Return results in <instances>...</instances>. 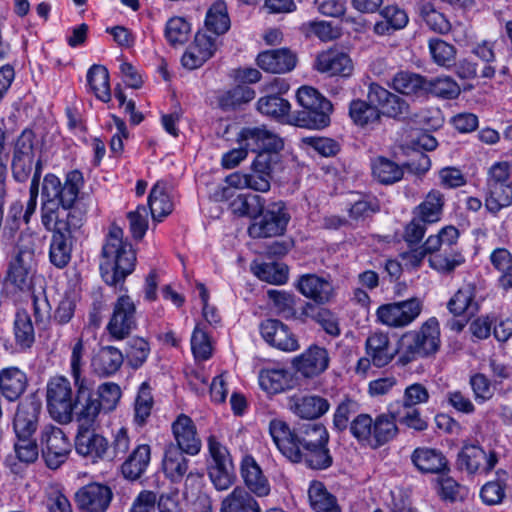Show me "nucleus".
Listing matches in <instances>:
<instances>
[{"label":"nucleus","instance_id":"1","mask_svg":"<svg viewBox=\"0 0 512 512\" xmlns=\"http://www.w3.org/2000/svg\"><path fill=\"white\" fill-rule=\"evenodd\" d=\"M83 185L79 170L68 172L63 183L51 173L42 182L41 223L52 233L49 258L57 268H64L70 262L73 234L84 224L85 211L77 204Z\"/></svg>","mask_w":512,"mask_h":512},{"label":"nucleus","instance_id":"2","mask_svg":"<svg viewBox=\"0 0 512 512\" xmlns=\"http://www.w3.org/2000/svg\"><path fill=\"white\" fill-rule=\"evenodd\" d=\"M101 255L100 271L104 282L110 286H122L136 265V253L132 245L123 240L122 228L115 224L110 226Z\"/></svg>","mask_w":512,"mask_h":512},{"label":"nucleus","instance_id":"3","mask_svg":"<svg viewBox=\"0 0 512 512\" xmlns=\"http://www.w3.org/2000/svg\"><path fill=\"white\" fill-rule=\"evenodd\" d=\"M40 238L29 230L22 231L9 262L7 280L21 290L28 289L36 273V250Z\"/></svg>","mask_w":512,"mask_h":512},{"label":"nucleus","instance_id":"4","mask_svg":"<svg viewBox=\"0 0 512 512\" xmlns=\"http://www.w3.org/2000/svg\"><path fill=\"white\" fill-rule=\"evenodd\" d=\"M298 103L305 111L298 113L293 122L299 128L322 130L331 123L332 103L311 86H303L296 93Z\"/></svg>","mask_w":512,"mask_h":512},{"label":"nucleus","instance_id":"5","mask_svg":"<svg viewBox=\"0 0 512 512\" xmlns=\"http://www.w3.org/2000/svg\"><path fill=\"white\" fill-rule=\"evenodd\" d=\"M440 346V329L436 318H430L418 331L405 333L400 340L398 362L407 365L417 358L436 353Z\"/></svg>","mask_w":512,"mask_h":512},{"label":"nucleus","instance_id":"6","mask_svg":"<svg viewBox=\"0 0 512 512\" xmlns=\"http://www.w3.org/2000/svg\"><path fill=\"white\" fill-rule=\"evenodd\" d=\"M288 224L287 207L284 201L272 202L260 216L251 222L248 234L254 239L281 236Z\"/></svg>","mask_w":512,"mask_h":512},{"label":"nucleus","instance_id":"7","mask_svg":"<svg viewBox=\"0 0 512 512\" xmlns=\"http://www.w3.org/2000/svg\"><path fill=\"white\" fill-rule=\"evenodd\" d=\"M73 399L70 382L64 377L53 378L47 386V407L51 417L60 423L73 418Z\"/></svg>","mask_w":512,"mask_h":512},{"label":"nucleus","instance_id":"8","mask_svg":"<svg viewBox=\"0 0 512 512\" xmlns=\"http://www.w3.org/2000/svg\"><path fill=\"white\" fill-rule=\"evenodd\" d=\"M423 302L417 297L381 305L376 312L379 322L392 328L411 324L420 314Z\"/></svg>","mask_w":512,"mask_h":512},{"label":"nucleus","instance_id":"9","mask_svg":"<svg viewBox=\"0 0 512 512\" xmlns=\"http://www.w3.org/2000/svg\"><path fill=\"white\" fill-rule=\"evenodd\" d=\"M137 328L136 305L128 295L117 298L107 324V331L115 340H123Z\"/></svg>","mask_w":512,"mask_h":512},{"label":"nucleus","instance_id":"10","mask_svg":"<svg viewBox=\"0 0 512 512\" xmlns=\"http://www.w3.org/2000/svg\"><path fill=\"white\" fill-rule=\"evenodd\" d=\"M76 398L73 402V415L78 428L97 427L98 417L102 410L99 399L88 382L75 383Z\"/></svg>","mask_w":512,"mask_h":512},{"label":"nucleus","instance_id":"11","mask_svg":"<svg viewBox=\"0 0 512 512\" xmlns=\"http://www.w3.org/2000/svg\"><path fill=\"white\" fill-rule=\"evenodd\" d=\"M43 457L49 468H58L70 452V442L61 428L46 425L41 431Z\"/></svg>","mask_w":512,"mask_h":512},{"label":"nucleus","instance_id":"12","mask_svg":"<svg viewBox=\"0 0 512 512\" xmlns=\"http://www.w3.org/2000/svg\"><path fill=\"white\" fill-rule=\"evenodd\" d=\"M238 141L245 145L246 149L257 153L265 154L269 161V154L276 153L283 149L284 141L265 126L244 127L238 134Z\"/></svg>","mask_w":512,"mask_h":512},{"label":"nucleus","instance_id":"13","mask_svg":"<svg viewBox=\"0 0 512 512\" xmlns=\"http://www.w3.org/2000/svg\"><path fill=\"white\" fill-rule=\"evenodd\" d=\"M367 98L379 108L380 116L401 120L410 115V106L403 98L376 83L369 85Z\"/></svg>","mask_w":512,"mask_h":512},{"label":"nucleus","instance_id":"14","mask_svg":"<svg viewBox=\"0 0 512 512\" xmlns=\"http://www.w3.org/2000/svg\"><path fill=\"white\" fill-rule=\"evenodd\" d=\"M498 463V455L495 451H485L476 444L465 445L458 454L460 469L469 474H487Z\"/></svg>","mask_w":512,"mask_h":512},{"label":"nucleus","instance_id":"15","mask_svg":"<svg viewBox=\"0 0 512 512\" xmlns=\"http://www.w3.org/2000/svg\"><path fill=\"white\" fill-rule=\"evenodd\" d=\"M41 407V400L34 394L19 403L13 420L16 437L35 435L39 426Z\"/></svg>","mask_w":512,"mask_h":512},{"label":"nucleus","instance_id":"16","mask_svg":"<svg viewBox=\"0 0 512 512\" xmlns=\"http://www.w3.org/2000/svg\"><path fill=\"white\" fill-rule=\"evenodd\" d=\"M112 497V490L107 485L90 483L76 492L75 502L83 512H106Z\"/></svg>","mask_w":512,"mask_h":512},{"label":"nucleus","instance_id":"17","mask_svg":"<svg viewBox=\"0 0 512 512\" xmlns=\"http://www.w3.org/2000/svg\"><path fill=\"white\" fill-rule=\"evenodd\" d=\"M296 372L305 378H314L322 374L329 366L328 351L320 346L311 345L302 354L291 361Z\"/></svg>","mask_w":512,"mask_h":512},{"label":"nucleus","instance_id":"18","mask_svg":"<svg viewBox=\"0 0 512 512\" xmlns=\"http://www.w3.org/2000/svg\"><path fill=\"white\" fill-rule=\"evenodd\" d=\"M172 432L176 441L174 446L191 456L200 452L202 442L197 435L196 426L189 416L180 414L172 423Z\"/></svg>","mask_w":512,"mask_h":512},{"label":"nucleus","instance_id":"19","mask_svg":"<svg viewBox=\"0 0 512 512\" xmlns=\"http://www.w3.org/2000/svg\"><path fill=\"white\" fill-rule=\"evenodd\" d=\"M96 427L78 428L75 438V449L78 454L96 462L105 458L108 453V442L95 432Z\"/></svg>","mask_w":512,"mask_h":512},{"label":"nucleus","instance_id":"20","mask_svg":"<svg viewBox=\"0 0 512 512\" xmlns=\"http://www.w3.org/2000/svg\"><path fill=\"white\" fill-rule=\"evenodd\" d=\"M290 461L303 463L312 470H326L333 464V457L328 448V442L304 449H292L290 447Z\"/></svg>","mask_w":512,"mask_h":512},{"label":"nucleus","instance_id":"21","mask_svg":"<svg viewBox=\"0 0 512 512\" xmlns=\"http://www.w3.org/2000/svg\"><path fill=\"white\" fill-rule=\"evenodd\" d=\"M321 442H329V434L326 427L320 423H299L290 431L292 449L301 450Z\"/></svg>","mask_w":512,"mask_h":512},{"label":"nucleus","instance_id":"22","mask_svg":"<svg viewBox=\"0 0 512 512\" xmlns=\"http://www.w3.org/2000/svg\"><path fill=\"white\" fill-rule=\"evenodd\" d=\"M299 292L317 304L328 303L334 296L331 282L317 274L302 275L296 284Z\"/></svg>","mask_w":512,"mask_h":512},{"label":"nucleus","instance_id":"23","mask_svg":"<svg viewBox=\"0 0 512 512\" xmlns=\"http://www.w3.org/2000/svg\"><path fill=\"white\" fill-rule=\"evenodd\" d=\"M366 354L372 357V363L377 368L387 366L394 357L400 355V346L392 347L387 333L374 332L365 342Z\"/></svg>","mask_w":512,"mask_h":512},{"label":"nucleus","instance_id":"24","mask_svg":"<svg viewBox=\"0 0 512 512\" xmlns=\"http://www.w3.org/2000/svg\"><path fill=\"white\" fill-rule=\"evenodd\" d=\"M240 473L250 492L258 497H264L270 493L269 481L253 456L245 455L242 458Z\"/></svg>","mask_w":512,"mask_h":512},{"label":"nucleus","instance_id":"25","mask_svg":"<svg viewBox=\"0 0 512 512\" xmlns=\"http://www.w3.org/2000/svg\"><path fill=\"white\" fill-rule=\"evenodd\" d=\"M315 66L322 73L349 77L353 72V63L350 57L339 51L328 50L317 56Z\"/></svg>","mask_w":512,"mask_h":512},{"label":"nucleus","instance_id":"26","mask_svg":"<svg viewBox=\"0 0 512 512\" xmlns=\"http://www.w3.org/2000/svg\"><path fill=\"white\" fill-rule=\"evenodd\" d=\"M415 467L422 473L439 474L449 471L448 461L443 453L432 448H417L411 455Z\"/></svg>","mask_w":512,"mask_h":512},{"label":"nucleus","instance_id":"27","mask_svg":"<svg viewBox=\"0 0 512 512\" xmlns=\"http://www.w3.org/2000/svg\"><path fill=\"white\" fill-rule=\"evenodd\" d=\"M184 454L186 453L174 446V443L165 447L162 470L165 476L174 483L180 482L188 472L189 460Z\"/></svg>","mask_w":512,"mask_h":512},{"label":"nucleus","instance_id":"28","mask_svg":"<svg viewBox=\"0 0 512 512\" xmlns=\"http://www.w3.org/2000/svg\"><path fill=\"white\" fill-rule=\"evenodd\" d=\"M292 411L300 418L316 420L325 415L330 409L328 399L319 395L294 397Z\"/></svg>","mask_w":512,"mask_h":512},{"label":"nucleus","instance_id":"29","mask_svg":"<svg viewBox=\"0 0 512 512\" xmlns=\"http://www.w3.org/2000/svg\"><path fill=\"white\" fill-rule=\"evenodd\" d=\"M151 460V448L148 444L137 445L121 465L124 478L135 481L147 470Z\"/></svg>","mask_w":512,"mask_h":512},{"label":"nucleus","instance_id":"30","mask_svg":"<svg viewBox=\"0 0 512 512\" xmlns=\"http://www.w3.org/2000/svg\"><path fill=\"white\" fill-rule=\"evenodd\" d=\"M476 287L473 283L461 286L447 304L448 310L455 316L471 317L478 311L475 301Z\"/></svg>","mask_w":512,"mask_h":512},{"label":"nucleus","instance_id":"31","mask_svg":"<svg viewBox=\"0 0 512 512\" xmlns=\"http://www.w3.org/2000/svg\"><path fill=\"white\" fill-rule=\"evenodd\" d=\"M122 352L113 347H101L92 359V367L100 376H111L115 374L123 364Z\"/></svg>","mask_w":512,"mask_h":512},{"label":"nucleus","instance_id":"32","mask_svg":"<svg viewBox=\"0 0 512 512\" xmlns=\"http://www.w3.org/2000/svg\"><path fill=\"white\" fill-rule=\"evenodd\" d=\"M27 376L16 367L5 368L0 372V391L9 401L18 399L26 389Z\"/></svg>","mask_w":512,"mask_h":512},{"label":"nucleus","instance_id":"33","mask_svg":"<svg viewBox=\"0 0 512 512\" xmlns=\"http://www.w3.org/2000/svg\"><path fill=\"white\" fill-rule=\"evenodd\" d=\"M221 512H260V507L252 495L243 488L236 487L221 504ZM268 512H284L271 509Z\"/></svg>","mask_w":512,"mask_h":512},{"label":"nucleus","instance_id":"34","mask_svg":"<svg viewBox=\"0 0 512 512\" xmlns=\"http://www.w3.org/2000/svg\"><path fill=\"white\" fill-rule=\"evenodd\" d=\"M310 505L315 512H341L337 498L320 481H312L308 489Z\"/></svg>","mask_w":512,"mask_h":512},{"label":"nucleus","instance_id":"35","mask_svg":"<svg viewBox=\"0 0 512 512\" xmlns=\"http://www.w3.org/2000/svg\"><path fill=\"white\" fill-rule=\"evenodd\" d=\"M266 201L263 197L247 193L238 194L230 202V209L233 214L251 218L253 221L256 216L262 214Z\"/></svg>","mask_w":512,"mask_h":512},{"label":"nucleus","instance_id":"36","mask_svg":"<svg viewBox=\"0 0 512 512\" xmlns=\"http://www.w3.org/2000/svg\"><path fill=\"white\" fill-rule=\"evenodd\" d=\"M398 432L395 418L392 414H381L373 420L370 447L379 448L391 441Z\"/></svg>","mask_w":512,"mask_h":512},{"label":"nucleus","instance_id":"37","mask_svg":"<svg viewBox=\"0 0 512 512\" xmlns=\"http://www.w3.org/2000/svg\"><path fill=\"white\" fill-rule=\"evenodd\" d=\"M245 188L259 192H267L270 189V164L265 154L256 156L252 172L247 174Z\"/></svg>","mask_w":512,"mask_h":512},{"label":"nucleus","instance_id":"38","mask_svg":"<svg viewBox=\"0 0 512 512\" xmlns=\"http://www.w3.org/2000/svg\"><path fill=\"white\" fill-rule=\"evenodd\" d=\"M148 205L154 221L160 222L172 212L173 203L165 192L163 182L158 181L152 187L148 197Z\"/></svg>","mask_w":512,"mask_h":512},{"label":"nucleus","instance_id":"39","mask_svg":"<svg viewBox=\"0 0 512 512\" xmlns=\"http://www.w3.org/2000/svg\"><path fill=\"white\" fill-rule=\"evenodd\" d=\"M371 169L373 177L385 185L400 181L404 175L403 167L382 156L372 161Z\"/></svg>","mask_w":512,"mask_h":512},{"label":"nucleus","instance_id":"40","mask_svg":"<svg viewBox=\"0 0 512 512\" xmlns=\"http://www.w3.org/2000/svg\"><path fill=\"white\" fill-rule=\"evenodd\" d=\"M254 98L255 91L252 88L245 85H237L220 93L217 97V102L222 110L230 111L252 101Z\"/></svg>","mask_w":512,"mask_h":512},{"label":"nucleus","instance_id":"41","mask_svg":"<svg viewBox=\"0 0 512 512\" xmlns=\"http://www.w3.org/2000/svg\"><path fill=\"white\" fill-rule=\"evenodd\" d=\"M257 65L264 71L281 74L288 71V49L266 50L258 54Z\"/></svg>","mask_w":512,"mask_h":512},{"label":"nucleus","instance_id":"42","mask_svg":"<svg viewBox=\"0 0 512 512\" xmlns=\"http://www.w3.org/2000/svg\"><path fill=\"white\" fill-rule=\"evenodd\" d=\"M87 82L94 95L103 102H109L111 91L109 72L102 65H92L87 72Z\"/></svg>","mask_w":512,"mask_h":512},{"label":"nucleus","instance_id":"43","mask_svg":"<svg viewBox=\"0 0 512 512\" xmlns=\"http://www.w3.org/2000/svg\"><path fill=\"white\" fill-rule=\"evenodd\" d=\"M260 330L262 337L269 345L288 351V330L282 322L268 319L261 324Z\"/></svg>","mask_w":512,"mask_h":512},{"label":"nucleus","instance_id":"44","mask_svg":"<svg viewBox=\"0 0 512 512\" xmlns=\"http://www.w3.org/2000/svg\"><path fill=\"white\" fill-rule=\"evenodd\" d=\"M205 27L215 35H222L230 28L227 5L224 1H216L207 11Z\"/></svg>","mask_w":512,"mask_h":512},{"label":"nucleus","instance_id":"45","mask_svg":"<svg viewBox=\"0 0 512 512\" xmlns=\"http://www.w3.org/2000/svg\"><path fill=\"white\" fill-rule=\"evenodd\" d=\"M444 206V196L438 190L430 191L425 200L417 207V217L424 223H434L440 220Z\"/></svg>","mask_w":512,"mask_h":512},{"label":"nucleus","instance_id":"46","mask_svg":"<svg viewBox=\"0 0 512 512\" xmlns=\"http://www.w3.org/2000/svg\"><path fill=\"white\" fill-rule=\"evenodd\" d=\"M419 15L432 31L439 34L450 32L451 23L443 13L435 8L433 3L421 1L419 3Z\"/></svg>","mask_w":512,"mask_h":512},{"label":"nucleus","instance_id":"47","mask_svg":"<svg viewBox=\"0 0 512 512\" xmlns=\"http://www.w3.org/2000/svg\"><path fill=\"white\" fill-rule=\"evenodd\" d=\"M349 115L352 121L359 126H366L380 120V110L376 104L369 100H353L349 106Z\"/></svg>","mask_w":512,"mask_h":512},{"label":"nucleus","instance_id":"48","mask_svg":"<svg viewBox=\"0 0 512 512\" xmlns=\"http://www.w3.org/2000/svg\"><path fill=\"white\" fill-rule=\"evenodd\" d=\"M427 80L419 74L401 71L397 73L392 80L393 88L405 95H416L419 92L426 91Z\"/></svg>","mask_w":512,"mask_h":512},{"label":"nucleus","instance_id":"49","mask_svg":"<svg viewBox=\"0 0 512 512\" xmlns=\"http://www.w3.org/2000/svg\"><path fill=\"white\" fill-rule=\"evenodd\" d=\"M487 189L486 207L490 212L497 213L512 204V183H495L487 186Z\"/></svg>","mask_w":512,"mask_h":512},{"label":"nucleus","instance_id":"50","mask_svg":"<svg viewBox=\"0 0 512 512\" xmlns=\"http://www.w3.org/2000/svg\"><path fill=\"white\" fill-rule=\"evenodd\" d=\"M257 108L264 115L271 116L283 123L287 122L288 102L278 95L260 98Z\"/></svg>","mask_w":512,"mask_h":512},{"label":"nucleus","instance_id":"51","mask_svg":"<svg viewBox=\"0 0 512 512\" xmlns=\"http://www.w3.org/2000/svg\"><path fill=\"white\" fill-rule=\"evenodd\" d=\"M252 270L259 279L271 284H284L288 278L287 267L276 262L262 263L254 266Z\"/></svg>","mask_w":512,"mask_h":512},{"label":"nucleus","instance_id":"52","mask_svg":"<svg viewBox=\"0 0 512 512\" xmlns=\"http://www.w3.org/2000/svg\"><path fill=\"white\" fill-rule=\"evenodd\" d=\"M426 91L443 99H455L461 89L451 77H438L426 82Z\"/></svg>","mask_w":512,"mask_h":512},{"label":"nucleus","instance_id":"53","mask_svg":"<svg viewBox=\"0 0 512 512\" xmlns=\"http://www.w3.org/2000/svg\"><path fill=\"white\" fill-rule=\"evenodd\" d=\"M259 384L269 394H276L285 390L288 384L284 369H266L259 375Z\"/></svg>","mask_w":512,"mask_h":512},{"label":"nucleus","instance_id":"54","mask_svg":"<svg viewBox=\"0 0 512 512\" xmlns=\"http://www.w3.org/2000/svg\"><path fill=\"white\" fill-rule=\"evenodd\" d=\"M429 50L435 63L451 67L455 63L456 48L442 39L433 38L429 41Z\"/></svg>","mask_w":512,"mask_h":512},{"label":"nucleus","instance_id":"55","mask_svg":"<svg viewBox=\"0 0 512 512\" xmlns=\"http://www.w3.org/2000/svg\"><path fill=\"white\" fill-rule=\"evenodd\" d=\"M359 404L346 397L336 407L333 415V429L337 432L345 431L350 425V417L359 411Z\"/></svg>","mask_w":512,"mask_h":512},{"label":"nucleus","instance_id":"56","mask_svg":"<svg viewBox=\"0 0 512 512\" xmlns=\"http://www.w3.org/2000/svg\"><path fill=\"white\" fill-rule=\"evenodd\" d=\"M16 341L19 345L29 348L34 340V328L30 316L25 312H18L14 322Z\"/></svg>","mask_w":512,"mask_h":512},{"label":"nucleus","instance_id":"57","mask_svg":"<svg viewBox=\"0 0 512 512\" xmlns=\"http://www.w3.org/2000/svg\"><path fill=\"white\" fill-rule=\"evenodd\" d=\"M464 261V257L460 253L453 251L449 253H436L429 258L431 268L442 274L452 273Z\"/></svg>","mask_w":512,"mask_h":512},{"label":"nucleus","instance_id":"58","mask_svg":"<svg viewBox=\"0 0 512 512\" xmlns=\"http://www.w3.org/2000/svg\"><path fill=\"white\" fill-rule=\"evenodd\" d=\"M373 419L369 414H358L350 422L349 430L352 436L361 444L370 446L372 437Z\"/></svg>","mask_w":512,"mask_h":512},{"label":"nucleus","instance_id":"59","mask_svg":"<svg viewBox=\"0 0 512 512\" xmlns=\"http://www.w3.org/2000/svg\"><path fill=\"white\" fill-rule=\"evenodd\" d=\"M190 30V24L185 19L174 17L166 24L165 36L172 46L181 45L188 40Z\"/></svg>","mask_w":512,"mask_h":512},{"label":"nucleus","instance_id":"60","mask_svg":"<svg viewBox=\"0 0 512 512\" xmlns=\"http://www.w3.org/2000/svg\"><path fill=\"white\" fill-rule=\"evenodd\" d=\"M150 352L149 344L140 337H134L127 342L126 357L131 367L139 368L146 361Z\"/></svg>","mask_w":512,"mask_h":512},{"label":"nucleus","instance_id":"61","mask_svg":"<svg viewBox=\"0 0 512 512\" xmlns=\"http://www.w3.org/2000/svg\"><path fill=\"white\" fill-rule=\"evenodd\" d=\"M94 393L99 399L102 410L105 412L114 410L121 398V389L113 382L101 384Z\"/></svg>","mask_w":512,"mask_h":512},{"label":"nucleus","instance_id":"62","mask_svg":"<svg viewBox=\"0 0 512 512\" xmlns=\"http://www.w3.org/2000/svg\"><path fill=\"white\" fill-rule=\"evenodd\" d=\"M469 384L474 399L477 403L483 404L494 396V388L490 379L483 373H475L470 376Z\"/></svg>","mask_w":512,"mask_h":512},{"label":"nucleus","instance_id":"63","mask_svg":"<svg viewBox=\"0 0 512 512\" xmlns=\"http://www.w3.org/2000/svg\"><path fill=\"white\" fill-rule=\"evenodd\" d=\"M14 449L21 462L33 463L38 459L39 447L34 436L16 437Z\"/></svg>","mask_w":512,"mask_h":512},{"label":"nucleus","instance_id":"64","mask_svg":"<svg viewBox=\"0 0 512 512\" xmlns=\"http://www.w3.org/2000/svg\"><path fill=\"white\" fill-rule=\"evenodd\" d=\"M208 475L214 487L219 491L230 488L234 482L233 464L210 465Z\"/></svg>","mask_w":512,"mask_h":512}]
</instances>
